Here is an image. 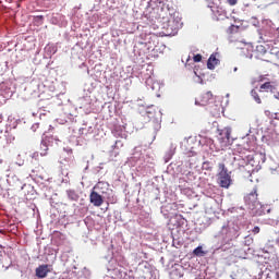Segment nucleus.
<instances>
[{"mask_svg":"<svg viewBox=\"0 0 279 279\" xmlns=\"http://www.w3.org/2000/svg\"><path fill=\"white\" fill-rule=\"evenodd\" d=\"M218 180L219 185L222 189H230V185L232 184V178L228 173V168H226V163L223 162L218 163Z\"/></svg>","mask_w":279,"mask_h":279,"instance_id":"obj_1","label":"nucleus"},{"mask_svg":"<svg viewBox=\"0 0 279 279\" xmlns=\"http://www.w3.org/2000/svg\"><path fill=\"white\" fill-rule=\"evenodd\" d=\"M244 202L251 210H255V208H258V206H260V202L258 201V191L254 189L250 194L244 197Z\"/></svg>","mask_w":279,"mask_h":279,"instance_id":"obj_2","label":"nucleus"},{"mask_svg":"<svg viewBox=\"0 0 279 279\" xmlns=\"http://www.w3.org/2000/svg\"><path fill=\"white\" fill-rule=\"evenodd\" d=\"M231 134H232V129L228 126L223 129H218V141L221 147H229Z\"/></svg>","mask_w":279,"mask_h":279,"instance_id":"obj_3","label":"nucleus"},{"mask_svg":"<svg viewBox=\"0 0 279 279\" xmlns=\"http://www.w3.org/2000/svg\"><path fill=\"white\" fill-rule=\"evenodd\" d=\"M253 56L257 60H263L264 62H271V59L269 57H265V56H271V52H268L267 48H265V46H263V45L256 46V49H255Z\"/></svg>","mask_w":279,"mask_h":279,"instance_id":"obj_4","label":"nucleus"},{"mask_svg":"<svg viewBox=\"0 0 279 279\" xmlns=\"http://www.w3.org/2000/svg\"><path fill=\"white\" fill-rule=\"evenodd\" d=\"M89 202L93 204V206L99 208V206H104V196L94 190L89 194Z\"/></svg>","mask_w":279,"mask_h":279,"instance_id":"obj_5","label":"nucleus"},{"mask_svg":"<svg viewBox=\"0 0 279 279\" xmlns=\"http://www.w3.org/2000/svg\"><path fill=\"white\" fill-rule=\"evenodd\" d=\"M210 99H213V92H206L196 98L195 105L208 106V104H210Z\"/></svg>","mask_w":279,"mask_h":279,"instance_id":"obj_6","label":"nucleus"},{"mask_svg":"<svg viewBox=\"0 0 279 279\" xmlns=\"http://www.w3.org/2000/svg\"><path fill=\"white\" fill-rule=\"evenodd\" d=\"M256 145V141H254V137H244L242 140V143L240 144V147L244 149V151H252L254 149V146Z\"/></svg>","mask_w":279,"mask_h":279,"instance_id":"obj_7","label":"nucleus"},{"mask_svg":"<svg viewBox=\"0 0 279 279\" xmlns=\"http://www.w3.org/2000/svg\"><path fill=\"white\" fill-rule=\"evenodd\" d=\"M274 90H276V82H265L259 87L260 93H274Z\"/></svg>","mask_w":279,"mask_h":279,"instance_id":"obj_8","label":"nucleus"},{"mask_svg":"<svg viewBox=\"0 0 279 279\" xmlns=\"http://www.w3.org/2000/svg\"><path fill=\"white\" fill-rule=\"evenodd\" d=\"M49 271V265H40L39 267L36 268L35 274L37 278H47Z\"/></svg>","mask_w":279,"mask_h":279,"instance_id":"obj_9","label":"nucleus"},{"mask_svg":"<svg viewBox=\"0 0 279 279\" xmlns=\"http://www.w3.org/2000/svg\"><path fill=\"white\" fill-rule=\"evenodd\" d=\"M108 189H110V184L108 182L100 181L94 186V191H98L101 195L106 194Z\"/></svg>","mask_w":279,"mask_h":279,"instance_id":"obj_10","label":"nucleus"},{"mask_svg":"<svg viewBox=\"0 0 279 279\" xmlns=\"http://www.w3.org/2000/svg\"><path fill=\"white\" fill-rule=\"evenodd\" d=\"M217 64H219V59L215 54H211L207 61V69L213 70Z\"/></svg>","mask_w":279,"mask_h":279,"instance_id":"obj_11","label":"nucleus"},{"mask_svg":"<svg viewBox=\"0 0 279 279\" xmlns=\"http://www.w3.org/2000/svg\"><path fill=\"white\" fill-rule=\"evenodd\" d=\"M220 234H226V236L223 238L225 241H232V236L230 235V229H228L227 227H222Z\"/></svg>","mask_w":279,"mask_h":279,"instance_id":"obj_12","label":"nucleus"},{"mask_svg":"<svg viewBox=\"0 0 279 279\" xmlns=\"http://www.w3.org/2000/svg\"><path fill=\"white\" fill-rule=\"evenodd\" d=\"M239 29H241V27L239 25H231L227 29V34H239Z\"/></svg>","mask_w":279,"mask_h":279,"instance_id":"obj_13","label":"nucleus"},{"mask_svg":"<svg viewBox=\"0 0 279 279\" xmlns=\"http://www.w3.org/2000/svg\"><path fill=\"white\" fill-rule=\"evenodd\" d=\"M251 95L256 104H263V100H260V96L258 95V92H256V89L251 90Z\"/></svg>","mask_w":279,"mask_h":279,"instance_id":"obj_14","label":"nucleus"},{"mask_svg":"<svg viewBox=\"0 0 279 279\" xmlns=\"http://www.w3.org/2000/svg\"><path fill=\"white\" fill-rule=\"evenodd\" d=\"M247 162H250V155L242 157V162L239 165H241V167H245Z\"/></svg>","mask_w":279,"mask_h":279,"instance_id":"obj_15","label":"nucleus"},{"mask_svg":"<svg viewBox=\"0 0 279 279\" xmlns=\"http://www.w3.org/2000/svg\"><path fill=\"white\" fill-rule=\"evenodd\" d=\"M34 20L36 21V23L40 22V24H43V21H45V16H43V15H36V16L34 17Z\"/></svg>","mask_w":279,"mask_h":279,"instance_id":"obj_16","label":"nucleus"},{"mask_svg":"<svg viewBox=\"0 0 279 279\" xmlns=\"http://www.w3.org/2000/svg\"><path fill=\"white\" fill-rule=\"evenodd\" d=\"M203 168H205L206 171H210V169H213V167H210V161H205V162L203 163Z\"/></svg>","mask_w":279,"mask_h":279,"instance_id":"obj_17","label":"nucleus"},{"mask_svg":"<svg viewBox=\"0 0 279 279\" xmlns=\"http://www.w3.org/2000/svg\"><path fill=\"white\" fill-rule=\"evenodd\" d=\"M202 253H203L202 246H198V247H196V248L193 251V254H195V256H199Z\"/></svg>","mask_w":279,"mask_h":279,"instance_id":"obj_18","label":"nucleus"},{"mask_svg":"<svg viewBox=\"0 0 279 279\" xmlns=\"http://www.w3.org/2000/svg\"><path fill=\"white\" fill-rule=\"evenodd\" d=\"M194 62H202V54H196L193 58Z\"/></svg>","mask_w":279,"mask_h":279,"instance_id":"obj_19","label":"nucleus"},{"mask_svg":"<svg viewBox=\"0 0 279 279\" xmlns=\"http://www.w3.org/2000/svg\"><path fill=\"white\" fill-rule=\"evenodd\" d=\"M227 3H229V5H236V3H239V0H227Z\"/></svg>","mask_w":279,"mask_h":279,"instance_id":"obj_20","label":"nucleus"},{"mask_svg":"<svg viewBox=\"0 0 279 279\" xmlns=\"http://www.w3.org/2000/svg\"><path fill=\"white\" fill-rule=\"evenodd\" d=\"M45 149L44 151L40 153V156H47V149H49V147L46 144H43Z\"/></svg>","mask_w":279,"mask_h":279,"instance_id":"obj_21","label":"nucleus"},{"mask_svg":"<svg viewBox=\"0 0 279 279\" xmlns=\"http://www.w3.org/2000/svg\"><path fill=\"white\" fill-rule=\"evenodd\" d=\"M260 232V227L253 228V234H258Z\"/></svg>","mask_w":279,"mask_h":279,"instance_id":"obj_22","label":"nucleus"},{"mask_svg":"<svg viewBox=\"0 0 279 279\" xmlns=\"http://www.w3.org/2000/svg\"><path fill=\"white\" fill-rule=\"evenodd\" d=\"M170 29H171V32H168V36H171L173 34L178 33V31L175 28L173 29V27H170Z\"/></svg>","mask_w":279,"mask_h":279,"instance_id":"obj_23","label":"nucleus"},{"mask_svg":"<svg viewBox=\"0 0 279 279\" xmlns=\"http://www.w3.org/2000/svg\"><path fill=\"white\" fill-rule=\"evenodd\" d=\"M39 128H40V124L35 123V124H33L32 130H34V132H36V130H38Z\"/></svg>","mask_w":279,"mask_h":279,"instance_id":"obj_24","label":"nucleus"},{"mask_svg":"<svg viewBox=\"0 0 279 279\" xmlns=\"http://www.w3.org/2000/svg\"><path fill=\"white\" fill-rule=\"evenodd\" d=\"M114 136H116V138H119V137H120V138H123V134L118 133V132L114 133Z\"/></svg>","mask_w":279,"mask_h":279,"instance_id":"obj_25","label":"nucleus"},{"mask_svg":"<svg viewBox=\"0 0 279 279\" xmlns=\"http://www.w3.org/2000/svg\"><path fill=\"white\" fill-rule=\"evenodd\" d=\"M32 158H38V153H34Z\"/></svg>","mask_w":279,"mask_h":279,"instance_id":"obj_26","label":"nucleus"},{"mask_svg":"<svg viewBox=\"0 0 279 279\" xmlns=\"http://www.w3.org/2000/svg\"><path fill=\"white\" fill-rule=\"evenodd\" d=\"M239 160H241V156L234 157L235 162L239 161Z\"/></svg>","mask_w":279,"mask_h":279,"instance_id":"obj_27","label":"nucleus"},{"mask_svg":"<svg viewBox=\"0 0 279 279\" xmlns=\"http://www.w3.org/2000/svg\"><path fill=\"white\" fill-rule=\"evenodd\" d=\"M259 82H265V77H262V78L259 80Z\"/></svg>","mask_w":279,"mask_h":279,"instance_id":"obj_28","label":"nucleus"},{"mask_svg":"<svg viewBox=\"0 0 279 279\" xmlns=\"http://www.w3.org/2000/svg\"><path fill=\"white\" fill-rule=\"evenodd\" d=\"M118 143H121V141H116V145H118Z\"/></svg>","mask_w":279,"mask_h":279,"instance_id":"obj_29","label":"nucleus"},{"mask_svg":"<svg viewBox=\"0 0 279 279\" xmlns=\"http://www.w3.org/2000/svg\"><path fill=\"white\" fill-rule=\"evenodd\" d=\"M168 27H171V22L168 24Z\"/></svg>","mask_w":279,"mask_h":279,"instance_id":"obj_30","label":"nucleus"},{"mask_svg":"<svg viewBox=\"0 0 279 279\" xmlns=\"http://www.w3.org/2000/svg\"><path fill=\"white\" fill-rule=\"evenodd\" d=\"M238 69L236 68H234V71H236Z\"/></svg>","mask_w":279,"mask_h":279,"instance_id":"obj_31","label":"nucleus"}]
</instances>
